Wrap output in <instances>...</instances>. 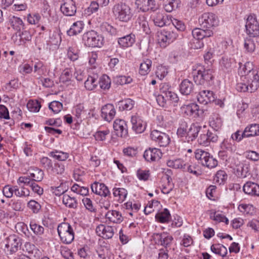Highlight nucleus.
<instances>
[{"label": "nucleus", "mask_w": 259, "mask_h": 259, "mask_svg": "<svg viewBox=\"0 0 259 259\" xmlns=\"http://www.w3.org/2000/svg\"><path fill=\"white\" fill-rule=\"evenodd\" d=\"M44 175V171L39 169H34L33 172L30 174L31 180L35 183L40 182L43 179Z\"/></svg>", "instance_id": "8fccbe9b"}, {"label": "nucleus", "mask_w": 259, "mask_h": 259, "mask_svg": "<svg viewBox=\"0 0 259 259\" xmlns=\"http://www.w3.org/2000/svg\"><path fill=\"white\" fill-rule=\"evenodd\" d=\"M243 135L246 137L259 135V124L253 123L248 125L244 129Z\"/></svg>", "instance_id": "cd10ccee"}, {"label": "nucleus", "mask_w": 259, "mask_h": 259, "mask_svg": "<svg viewBox=\"0 0 259 259\" xmlns=\"http://www.w3.org/2000/svg\"><path fill=\"white\" fill-rule=\"evenodd\" d=\"M9 24L17 31H20L21 27H23L22 20L20 18L14 16L9 17Z\"/></svg>", "instance_id": "2f4dec72"}, {"label": "nucleus", "mask_w": 259, "mask_h": 259, "mask_svg": "<svg viewBox=\"0 0 259 259\" xmlns=\"http://www.w3.org/2000/svg\"><path fill=\"white\" fill-rule=\"evenodd\" d=\"M189 126L186 121L184 119L180 120L179 121V126L177 132L178 137L184 139L189 130Z\"/></svg>", "instance_id": "c756f323"}, {"label": "nucleus", "mask_w": 259, "mask_h": 259, "mask_svg": "<svg viewBox=\"0 0 259 259\" xmlns=\"http://www.w3.org/2000/svg\"><path fill=\"white\" fill-rule=\"evenodd\" d=\"M178 33L171 29H163L158 34V41L160 47L165 48L177 38Z\"/></svg>", "instance_id": "0eeeda50"}, {"label": "nucleus", "mask_w": 259, "mask_h": 259, "mask_svg": "<svg viewBox=\"0 0 259 259\" xmlns=\"http://www.w3.org/2000/svg\"><path fill=\"white\" fill-rule=\"evenodd\" d=\"M113 128L116 135L120 137H125L128 134L127 125L125 121L121 119H116L113 123Z\"/></svg>", "instance_id": "2eb2a0df"}, {"label": "nucleus", "mask_w": 259, "mask_h": 259, "mask_svg": "<svg viewBox=\"0 0 259 259\" xmlns=\"http://www.w3.org/2000/svg\"><path fill=\"white\" fill-rule=\"evenodd\" d=\"M4 195L7 198H10L13 197L14 194V186L7 185L5 186L3 189Z\"/></svg>", "instance_id": "6e6d98bb"}, {"label": "nucleus", "mask_w": 259, "mask_h": 259, "mask_svg": "<svg viewBox=\"0 0 259 259\" xmlns=\"http://www.w3.org/2000/svg\"><path fill=\"white\" fill-rule=\"evenodd\" d=\"M162 155V153L160 149L149 148L145 151L143 156L147 161H155L159 160Z\"/></svg>", "instance_id": "dca6fc26"}, {"label": "nucleus", "mask_w": 259, "mask_h": 259, "mask_svg": "<svg viewBox=\"0 0 259 259\" xmlns=\"http://www.w3.org/2000/svg\"><path fill=\"white\" fill-rule=\"evenodd\" d=\"M79 51L76 47L71 46L68 48V57L72 61L77 60L79 57Z\"/></svg>", "instance_id": "a18cd8bd"}, {"label": "nucleus", "mask_w": 259, "mask_h": 259, "mask_svg": "<svg viewBox=\"0 0 259 259\" xmlns=\"http://www.w3.org/2000/svg\"><path fill=\"white\" fill-rule=\"evenodd\" d=\"M21 244V239L18 236L11 235L6 239L5 250L6 251L9 252L10 254H12L18 250Z\"/></svg>", "instance_id": "9d476101"}, {"label": "nucleus", "mask_w": 259, "mask_h": 259, "mask_svg": "<svg viewBox=\"0 0 259 259\" xmlns=\"http://www.w3.org/2000/svg\"><path fill=\"white\" fill-rule=\"evenodd\" d=\"M105 217L109 221L114 223L118 224L123 221L121 213L116 210L108 211Z\"/></svg>", "instance_id": "bb28decb"}, {"label": "nucleus", "mask_w": 259, "mask_h": 259, "mask_svg": "<svg viewBox=\"0 0 259 259\" xmlns=\"http://www.w3.org/2000/svg\"><path fill=\"white\" fill-rule=\"evenodd\" d=\"M57 231L62 243L69 244L74 239V232L72 226L68 223H62L57 228Z\"/></svg>", "instance_id": "7ed1b4c3"}, {"label": "nucleus", "mask_w": 259, "mask_h": 259, "mask_svg": "<svg viewBox=\"0 0 259 259\" xmlns=\"http://www.w3.org/2000/svg\"><path fill=\"white\" fill-rule=\"evenodd\" d=\"M60 10L64 15L73 16L76 12L75 2L73 0H63Z\"/></svg>", "instance_id": "ddd939ff"}, {"label": "nucleus", "mask_w": 259, "mask_h": 259, "mask_svg": "<svg viewBox=\"0 0 259 259\" xmlns=\"http://www.w3.org/2000/svg\"><path fill=\"white\" fill-rule=\"evenodd\" d=\"M187 111L190 113V115L195 118L201 115L203 113V111L199 109V106L196 103H191L188 105Z\"/></svg>", "instance_id": "473e14b6"}, {"label": "nucleus", "mask_w": 259, "mask_h": 259, "mask_svg": "<svg viewBox=\"0 0 259 259\" xmlns=\"http://www.w3.org/2000/svg\"><path fill=\"white\" fill-rule=\"evenodd\" d=\"M134 105V101L131 99H127L119 102L118 105L120 110H130Z\"/></svg>", "instance_id": "ea45409f"}, {"label": "nucleus", "mask_w": 259, "mask_h": 259, "mask_svg": "<svg viewBox=\"0 0 259 259\" xmlns=\"http://www.w3.org/2000/svg\"><path fill=\"white\" fill-rule=\"evenodd\" d=\"M245 27L246 33L250 37L259 36V23L253 16L250 15L248 17Z\"/></svg>", "instance_id": "1a4fd4ad"}, {"label": "nucleus", "mask_w": 259, "mask_h": 259, "mask_svg": "<svg viewBox=\"0 0 259 259\" xmlns=\"http://www.w3.org/2000/svg\"><path fill=\"white\" fill-rule=\"evenodd\" d=\"M112 12L115 19L123 22H129L133 16L130 7L124 3H118L112 8Z\"/></svg>", "instance_id": "f03ea898"}, {"label": "nucleus", "mask_w": 259, "mask_h": 259, "mask_svg": "<svg viewBox=\"0 0 259 259\" xmlns=\"http://www.w3.org/2000/svg\"><path fill=\"white\" fill-rule=\"evenodd\" d=\"M152 61L150 59H146L140 64L139 73L142 75H147L150 71Z\"/></svg>", "instance_id": "c9c22d12"}, {"label": "nucleus", "mask_w": 259, "mask_h": 259, "mask_svg": "<svg viewBox=\"0 0 259 259\" xmlns=\"http://www.w3.org/2000/svg\"><path fill=\"white\" fill-rule=\"evenodd\" d=\"M220 147L221 150L219 152V155L223 159L230 157L236 150L235 142L229 138L225 139L221 143Z\"/></svg>", "instance_id": "423d86ee"}, {"label": "nucleus", "mask_w": 259, "mask_h": 259, "mask_svg": "<svg viewBox=\"0 0 259 259\" xmlns=\"http://www.w3.org/2000/svg\"><path fill=\"white\" fill-rule=\"evenodd\" d=\"M170 218V214L167 208H164L161 212L155 215V219L159 222L164 223L167 222Z\"/></svg>", "instance_id": "e433bc0d"}, {"label": "nucleus", "mask_w": 259, "mask_h": 259, "mask_svg": "<svg viewBox=\"0 0 259 259\" xmlns=\"http://www.w3.org/2000/svg\"><path fill=\"white\" fill-rule=\"evenodd\" d=\"M109 133L110 131L108 129L104 131H99L95 133L94 136L96 140L104 141L106 139V136Z\"/></svg>", "instance_id": "69168bd1"}, {"label": "nucleus", "mask_w": 259, "mask_h": 259, "mask_svg": "<svg viewBox=\"0 0 259 259\" xmlns=\"http://www.w3.org/2000/svg\"><path fill=\"white\" fill-rule=\"evenodd\" d=\"M214 70L212 68H203L193 70L192 72L193 80L197 84L211 85L214 79Z\"/></svg>", "instance_id": "f257e3e1"}, {"label": "nucleus", "mask_w": 259, "mask_h": 259, "mask_svg": "<svg viewBox=\"0 0 259 259\" xmlns=\"http://www.w3.org/2000/svg\"><path fill=\"white\" fill-rule=\"evenodd\" d=\"M91 189L93 193L101 196L106 197L110 194L108 187L103 183L95 182L92 184Z\"/></svg>", "instance_id": "6ab92c4d"}, {"label": "nucleus", "mask_w": 259, "mask_h": 259, "mask_svg": "<svg viewBox=\"0 0 259 259\" xmlns=\"http://www.w3.org/2000/svg\"><path fill=\"white\" fill-rule=\"evenodd\" d=\"M201 26L205 28H211L218 25L219 21L217 16L212 13H205L198 19Z\"/></svg>", "instance_id": "6e6552de"}, {"label": "nucleus", "mask_w": 259, "mask_h": 259, "mask_svg": "<svg viewBox=\"0 0 259 259\" xmlns=\"http://www.w3.org/2000/svg\"><path fill=\"white\" fill-rule=\"evenodd\" d=\"M98 84L97 78L94 76H90L84 82L85 88L89 91L95 89Z\"/></svg>", "instance_id": "4c0bfd02"}, {"label": "nucleus", "mask_w": 259, "mask_h": 259, "mask_svg": "<svg viewBox=\"0 0 259 259\" xmlns=\"http://www.w3.org/2000/svg\"><path fill=\"white\" fill-rule=\"evenodd\" d=\"M98 83L102 89L106 90L110 88L111 82L108 76L104 75L98 81Z\"/></svg>", "instance_id": "3c124183"}, {"label": "nucleus", "mask_w": 259, "mask_h": 259, "mask_svg": "<svg viewBox=\"0 0 259 259\" xmlns=\"http://www.w3.org/2000/svg\"><path fill=\"white\" fill-rule=\"evenodd\" d=\"M203 29L199 28H195L192 31L193 37L197 40H201L203 38ZM198 42L199 44V48H201L203 45V43L199 41H198Z\"/></svg>", "instance_id": "c03bdc74"}, {"label": "nucleus", "mask_w": 259, "mask_h": 259, "mask_svg": "<svg viewBox=\"0 0 259 259\" xmlns=\"http://www.w3.org/2000/svg\"><path fill=\"white\" fill-rule=\"evenodd\" d=\"M19 35L20 36V43L18 44L19 45H21L22 42L25 43L26 41L30 40L32 37L30 33L26 30L22 31Z\"/></svg>", "instance_id": "0e129e2a"}, {"label": "nucleus", "mask_w": 259, "mask_h": 259, "mask_svg": "<svg viewBox=\"0 0 259 259\" xmlns=\"http://www.w3.org/2000/svg\"><path fill=\"white\" fill-rule=\"evenodd\" d=\"M154 239L156 240L157 244H160L165 248L171 244L173 240L171 236L168 235L165 232L154 234Z\"/></svg>", "instance_id": "4be33fe9"}, {"label": "nucleus", "mask_w": 259, "mask_h": 259, "mask_svg": "<svg viewBox=\"0 0 259 259\" xmlns=\"http://www.w3.org/2000/svg\"><path fill=\"white\" fill-rule=\"evenodd\" d=\"M62 104L59 101H54L50 103L49 107L54 113H58L62 108Z\"/></svg>", "instance_id": "13d9d810"}, {"label": "nucleus", "mask_w": 259, "mask_h": 259, "mask_svg": "<svg viewBox=\"0 0 259 259\" xmlns=\"http://www.w3.org/2000/svg\"><path fill=\"white\" fill-rule=\"evenodd\" d=\"M201 129V126L196 123H192L190 125L189 130L183 139L187 142H192L197 137L199 132Z\"/></svg>", "instance_id": "f3484780"}, {"label": "nucleus", "mask_w": 259, "mask_h": 259, "mask_svg": "<svg viewBox=\"0 0 259 259\" xmlns=\"http://www.w3.org/2000/svg\"><path fill=\"white\" fill-rule=\"evenodd\" d=\"M137 176L140 180L145 181L148 180L150 171L148 170L139 169L137 171Z\"/></svg>", "instance_id": "bf43d9fd"}, {"label": "nucleus", "mask_w": 259, "mask_h": 259, "mask_svg": "<svg viewBox=\"0 0 259 259\" xmlns=\"http://www.w3.org/2000/svg\"><path fill=\"white\" fill-rule=\"evenodd\" d=\"M72 191L81 195L86 196L89 194V188L86 187H81L79 185L75 184L71 188Z\"/></svg>", "instance_id": "49530a36"}, {"label": "nucleus", "mask_w": 259, "mask_h": 259, "mask_svg": "<svg viewBox=\"0 0 259 259\" xmlns=\"http://www.w3.org/2000/svg\"><path fill=\"white\" fill-rule=\"evenodd\" d=\"M168 73L167 69L163 66H158L156 71V76L160 80L163 79Z\"/></svg>", "instance_id": "5fc2aeb1"}, {"label": "nucleus", "mask_w": 259, "mask_h": 259, "mask_svg": "<svg viewBox=\"0 0 259 259\" xmlns=\"http://www.w3.org/2000/svg\"><path fill=\"white\" fill-rule=\"evenodd\" d=\"M116 113L114 106L107 104L101 109V116L106 121H110L113 119Z\"/></svg>", "instance_id": "412c9836"}, {"label": "nucleus", "mask_w": 259, "mask_h": 259, "mask_svg": "<svg viewBox=\"0 0 259 259\" xmlns=\"http://www.w3.org/2000/svg\"><path fill=\"white\" fill-rule=\"evenodd\" d=\"M167 165L174 168H181L184 170L187 166V163L181 159L167 160Z\"/></svg>", "instance_id": "f704fd0d"}, {"label": "nucleus", "mask_w": 259, "mask_h": 259, "mask_svg": "<svg viewBox=\"0 0 259 259\" xmlns=\"http://www.w3.org/2000/svg\"><path fill=\"white\" fill-rule=\"evenodd\" d=\"M209 124L213 130L217 132L222 126V121L221 118L218 116H215L210 119Z\"/></svg>", "instance_id": "a19ab883"}, {"label": "nucleus", "mask_w": 259, "mask_h": 259, "mask_svg": "<svg viewBox=\"0 0 259 259\" xmlns=\"http://www.w3.org/2000/svg\"><path fill=\"white\" fill-rule=\"evenodd\" d=\"M135 41V35L130 34L118 39V44L121 48H127L131 47Z\"/></svg>", "instance_id": "a878e982"}, {"label": "nucleus", "mask_w": 259, "mask_h": 259, "mask_svg": "<svg viewBox=\"0 0 259 259\" xmlns=\"http://www.w3.org/2000/svg\"><path fill=\"white\" fill-rule=\"evenodd\" d=\"M227 177V175L224 170H220L217 172L214 180L221 185L225 182Z\"/></svg>", "instance_id": "603ef678"}, {"label": "nucleus", "mask_w": 259, "mask_h": 259, "mask_svg": "<svg viewBox=\"0 0 259 259\" xmlns=\"http://www.w3.org/2000/svg\"><path fill=\"white\" fill-rule=\"evenodd\" d=\"M137 4L144 12L149 10L155 11L157 9L155 0H137Z\"/></svg>", "instance_id": "b1692460"}, {"label": "nucleus", "mask_w": 259, "mask_h": 259, "mask_svg": "<svg viewBox=\"0 0 259 259\" xmlns=\"http://www.w3.org/2000/svg\"><path fill=\"white\" fill-rule=\"evenodd\" d=\"M85 112L84 106L79 104L74 107V114L77 118H81L82 115Z\"/></svg>", "instance_id": "774afa93"}, {"label": "nucleus", "mask_w": 259, "mask_h": 259, "mask_svg": "<svg viewBox=\"0 0 259 259\" xmlns=\"http://www.w3.org/2000/svg\"><path fill=\"white\" fill-rule=\"evenodd\" d=\"M210 218L219 223L225 222L227 225L229 224V220L224 215L215 211L210 213Z\"/></svg>", "instance_id": "37998d69"}, {"label": "nucleus", "mask_w": 259, "mask_h": 259, "mask_svg": "<svg viewBox=\"0 0 259 259\" xmlns=\"http://www.w3.org/2000/svg\"><path fill=\"white\" fill-rule=\"evenodd\" d=\"M30 227L31 230L37 236H40L44 233V228L35 223L34 221H31L30 223Z\"/></svg>", "instance_id": "de8ad7c7"}, {"label": "nucleus", "mask_w": 259, "mask_h": 259, "mask_svg": "<svg viewBox=\"0 0 259 259\" xmlns=\"http://www.w3.org/2000/svg\"><path fill=\"white\" fill-rule=\"evenodd\" d=\"M131 121L132 124V129L136 133L141 134L145 130V123L140 117L137 115L132 116Z\"/></svg>", "instance_id": "aec40b11"}, {"label": "nucleus", "mask_w": 259, "mask_h": 259, "mask_svg": "<svg viewBox=\"0 0 259 259\" xmlns=\"http://www.w3.org/2000/svg\"><path fill=\"white\" fill-rule=\"evenodd\" d=\"M100 28L103 32L111 35H115L116 32V28L107 22L103 23L100 26Z\"/></svg>", "instance_id": "79ce46f5"}, {"label": "nucleus", "mask_w": 259, "mask_h": 259, "mask_svg": "<svg viewBox=\"0 0 259 259\" xmlns=\"http://www.w3.org/2000/svg\"><path fill=\"white\" fill-rule=\"evenodd\" d=\"M195 158L199 163L208 168H212L218 165L217 160L208 152L201 149H197L194 152Z\"/></svg>", "instance_id": "39448f33"}, {"label": "nucleus", "mask_w": 259, "mask_h": 259, "mask_svg": "<svg viewBox=\"0 0 259 259\" xmlns=\"http://www.w3.org/2000/svg\"><path fill=\"white\" fill-rule=\"evenodd\" d=\"M28 207L34 213H37L41 208V206L39 203L33 200H31L28 202Z\"/></svg>", "instance_id": "338daca9"}, {"label": "nucleus", "mask_w": 259, "mask_h": 259, "mask_svg": "<svg viewBox=\"0 0 259 259\" xmlns=\"http://www.w3.org/2000/svg\"><path fill=\"white\" fill-rule=\"evenodd\" d=\"M63 204L67 207L72 208H76L77 207V202L75 198L71 197L67 194H64L62 198Z\"/></svg>", "instance_id": "72a5a7b5"}, {"label": "nucleus", "mask_w": 259, "mask_h": 259, "mask_svg": "<svg viewBox=\"0 0 259 259\" xmlns=\"http://www.w3.org/2000/svg\"><path fill=\"white\" fill-rule=\"evenodd\" d=\"M219 64L221 70L225 73H229L235 66L236 61L234 58L224 56L220 59Z\"/></svg>", "instance_id": "4468645a"}, {"label": "nucleus", "mask_w": 259, "mask_h": 259, "mask_svg": "<svg viewBox=\"0 0 259 259\" xmlns=\"http://www.w3.org/2000/svg\"><path fill=\"white\" fill-rule=\"evenodd\" d=\"M179 89L181 93L186 96L192 94L195 91L193 82L187 79H185L181 82Z\"/></svg>", "instance_id": "5701e85b"}, {"label": "nucleus", "mask_w": 259, "mask_h": 259, "mask_svg": "<svg viewBox=\"0 0 259 259\" xmlns=\"http://www.w3.org/2000/svg\"><path fill=\"white\" fill-rule=\"evenodd\" d=\"M41 106L37 101H29L27 104V107L30 112H38Z\"/></svg>", "instance_id": "864d4df0"}, {"label": "nucleus", "mask_w": 259, "mask_h": 259, "mask_svg": "<svg viewBox=\"0 0 259 259\" xmlns=\"http://www.w3.org/2000/svg\"><path fill=\"white\" fill-rule=\"evenodd\" d=\"M53 172L57 175H61L65 171V166L61 163H55L54 166L51 168Z\"/></svg>", "instance_id": "e2e57ef3"}, {"label": "nucleus", "mask_w": 259, "mask_h": 259, "mask_svg": "<svg viewBox=\"0 0 259 259\" xmlns=\"http://www.w3.org/2000/svg\"><path fill=\"white\" fill-rule=\"evenodd\" d=\"M244 47L247 52H253L255 49V44L254 40L250 38H246L244 40Z\"/></svg>", "instance_id": "09e8293b"}, {"label": "nucleus", "mask_w": 259, "mask_h": 259, "mask_svg": "<svg viewBox=\"0 0 259 259\" xmlns=\"http://www.w3.org/2000/svg\"><path fill=\"white\" fill-rule=\"evenodd\" d=\"M132 78L128 76L120 75L115 78V81L117 84L123 85L124 84L130 83L132 81Z\"/></svg>", "instance_id": "680f3d73"}, {"label": "nucleus", "mask_w": 259, "mask_h": 259, "mask_svg": "<svg viewBox=\"0 0 259 259\" xmlns=\"http://www.w3.org/2000/svg\"><path fill=\"white\" fill-rule=\"evenodd\" d=\"M243 82H239L236 84V89L239 92H250V82H248L246 80H242Z\"/></svg>", "instance_id": "4d7b16f0"}, {"label": "nucleus", "mask_w": 259, "mask_h": 259, "mask_svg": "<svg viewBox=\"0 0 259 259\" xmlns=\"http://www.w3.org/2000/svg\"><path fill=\"white\" fill-rule=\"evenodd\" d=\"M245 193L252 196H259V185L256 183L247 182L243 186Z\"/></svg>", "instance_id": "393cba45"}, {"label": "nucleus", "mask_w": 259, "mask_h": 259, "mask_svg": "<svg viewBox=\"0 0 259 259\" xmlns=\"http://www.w3.org/2000/svg\"><path fill=\"white\" fill-rule=\"evenodd\" d=\"M244 78L250 82V92H253L257 89L259 87V76L256 70L250 68Z\"/></svg>", "instance_id": "9b49d317"}, {"label": "nucleus", "mask_w": 259, "mask_h": 259, "mask_svg": "<svg viewBox=\"0 0 259 259\" xmlns=\"http://www.w3.org/2000/svg\"><path fill=\"white\" fill-rule=\"evenodd\" d=\"M150 136L151 139L157 143L161 147H165L170 142V138L167 134L157 130L152 131Z\"/></svg>", "instance_id": "f8f14e48"}, {"label": "nucleus", "mask_w": 259, "mask_h": 259, "mask_svg": "<svg viewBox=\"0 0 259 259\" xmlns=\"http://www.w3.org/2000/svg\"><path fill=\"white\" fill-rule=\"evenodd\" d=\"M163 178H165L167 180L168 187H167L165 186H163L161 189V192L163 194H167L170 193L173 188L172 185L170 184L171 178L168 174L165 175Z\"/></svg>", "instance_id": "052dcab7"}, {"label": "nucleus", "mask_w": 259, "mask_h": 259, "mask_svg": "<svg viewBox=\"0 0 259 259\" xmlns=\"http://www.w3.org/2000/svg\"><path fill=\"white\" fill-rule=\"evenodd\" d=\"M197 101L201 104L206 105L214 101V95L212 91L203 90L197 96Z\"/></svg>", "instance_id": "a211bd4d"}, {"label": "nucleus", "mask_w": 259, "mask_h": 259, "mask_svg": "<svg viewBox=\"0 0 259 259\" xmlns=\"http://www.w3.org/2000/svg\"><path fill=\"white\" fill-rule=\"evenodd\" d=\"M153 21L154 24L158 27H163L165 24V18L161 13H156L153 17Z\"/></svg>", "instance_id": "58836bf2"}, {"label": "nucleus", "mask_w": 259, "mask_h": 259, "mask_svg": "<svg viewBox=\"0 0 259 259\" xmlns=\"http://www.w3.org/2000/svg\"><path fill=\"white\" fill-rule=\"evenodd\" d=\"M49 156L59 161H64L69 157V154L62 151L55 150L48 154Z\"/></svg>", "instance_id": "7c9ffc66"}, {"label": "nucleus", "mask_w": 259, "mask_h": 259, "mask_svg": "<svg viewBox=\"0 0 259 259\" xmlns=\"http://www.w3.org/2000/svg\"><path fill=\"white\" fill-rule=\"evenodd\" d=\"M82 41L87 47L101 48L104 44V37L95 31L91 30L84 33Z\"/></svg>", "instance_id": "20e7f679"}, {"label": "nucleus", "mask_w": 259, "mask_h": 259, "mask_svg": "<svg viewBox=\"0 0 259 259\" xmlns=\"http://www.w3.org/2000/svg\"><path fill=\"white\" fill-rule=\"evenodd\" d=\"M83 26L84 24L81 21L74 22L70 29L67 31V33L69 36L76 35L82 31Z\"/></svg>", "instance_id": "c85d7f7f"}]
</instances>
